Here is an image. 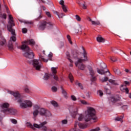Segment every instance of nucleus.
I'll use <instances>...</instances> for the list:
<instances>
[{
	"instance_id": "obj_1",
	"label": "nucleus",
	"mask_w": 131,
	"mask_h": 131,
	"mask_svg": "<svg viewBox=\"0 0 131 131\" xmlns=\"http://www.w3.org/2000/svg\"><path fill=\"white\" fill-rule=\"evenodd\" d=\"M78 107H76L74 111L72 112L71 116L73 118H77L79 121H82L84 119L85 122L92 121V122H96L97 121V117H96V110L92 107H89L85 112V116L83 117L82 114H78Z\"/></svg>"
},
{
	"instance_id": "obj_2",
	"label": "nucleus",
	"mask_w": 131,
	"mask_h": 131,
	"mask_svg": "<svg viewBox=\"0 0 131 131\" xmlns=\"http://www.w3.org/2000/svg\"><path fill=\"white\" fill-rule=\"evenodd\" d=\"M8 93L10 95H12L15 98L16 100H17V102L19 103V106L22 109H25L28 107H32V102L29 100L23 101L18 92H14L13 91H9Z\"/></svg>"
},
{
	"instance_id": "obj_3",
	"label": "nucleus",
	"mask_w": 131,
	"mask_h": 131,
	"mask_svg": "<svg viewBox=\"0 0 131 131\" xmlns=\"http://www.w3.org/2000/svg\"><path fill=\"white\" fill-rule=\"evenodd\" d=\"M6 12L8 14L9 20L8 21V25H7V29L9 32H11L12 36L11 39L15 41L16 40V33L15 32V29H13V26H15L14 23V20L12 15L10 14V10L7 5H5Z\"/></svg>"
},
{
	"instance_id": "obj_4",
	"label": "nucleus",
	"mask_w": 131,
	"mask_h": 131,
	"mask_svg": "<svg viewBox=\"0 0 131 131\" xmlns=\"http://www.w3.org/2000/svg\"><path fill=\"white\" fill-rule=\"evenodd\" d=\"M38 114L41 116H45L46 117H50L52 116V114L50 111L46 110L43 108H40L39 106L37 104H36L34 106V112L33 113V115L34 117H36Z\"/></svg>"
},
{
	"instance_id": "obj_5",
	"label": "nucleus",
	"mask_w": 131,
	"mask_h": 131,
	"mask_svg": "<svg viewBox=\"0 0 131 131\" xmlns=\"http://www.w3.org/2000/svg\"><path fill=\"white\" fill-rule=\"evenodd\" d=\"M48 122L47 121H44L38 124L36 123H34L33 125L31 124L30 123H27V125L29 126L30 128L33 129V130H35V128H42L43 131H53L51 128L45 126L47 124Z\"/></svg>"
},
{
	"instance_id": "obj_6",
	"label": "nucleus",
	"mask_w": 131,
	"mask_h": 131,
	"mask_svg": "<svg viewBox=\"0 0 131 131\" xmlns=\"http://www.w3.org/2000/svg\"><path fill=\"white\" fill-rule=\"evenodd\" d=\"M82 50L83 53H82V55L83 57V58H78L77 62L75 63V65L78 66L79 69H80V70H84L85 68V66L84 64L81 63V62L88 61V53H86V51H85L84 48H82Z\"/></svg>"
},
{
	"instance_id": "obj_7",
	"label": "nucleus",
	"mask_w": 131,
	"mask_h": 131,
	"mask_svg": "<svg viewBox=\"0 0 131 131\" xmlns=\"http://www.w3.org/2000/svg\"><path fill=\"white\" fill-rule=\"evenodd\" d=\"M21 50H25L26 51L24 54L26 58L27 59H33L34 58V53L26 44H23L21 46Z\"/></svg>"
},
{
	"instance_id": "obj_8",
	"label": "nucleus",
	"mask_w": 131,
	"mask_h": 131,
	"mask_svg": "<svg viewBox=\"0 0 131 131\" xmlns=\"http://www.w3.org/2000/svg\"><path fill=\"white\" fill-rule=\"evenodd\" d=\"M10 104L8 103H4L2 105V111L5 113V114H12L14 115L16 114L17 111L13 108H8Z\"/></svg>"
},
{
	"instance_id": "obj_9",
	"label": "nucleus",
	"mask_w": 131,
	"mask_h": 131,
	"mask_svg": "<svg viewBox=\"0 0 131 131\" xmlns=\"http://www.w3.org/2000/svg\"><path fill=\"white\" fill-rule=\"evenodd\" d=\"M30 64H32L33 67L36 70L39 71L40 70V68H41V64L39 63L38 60L37 59H33L31 60L30 61L28 60Z\"/></svg>"
},
{
	"instance_id": "obj_10",
	"label": "nucleus",
	"mask_w": 131,
	"mask_h": 131,
	"mask_svg": "<svg viewBox=\"0 0 131 131\" xmlns=\"http://www.w3.org/2000/svg\"><path fill=\"white\" fill-rule=\"evenodd\" d=\"M54 25L55 24L53 23H47L46 21H42L41 22L40 25L39 26V29H40V30H43L45 28H46V26H48V27H53Z\"/></svg>"
},
{
	"instance_id": "obj_11",
	"label": "nucleus",
	"mask_w": 131,
	"mask_h": 131,
	"mask_svg": "<svg viewBox=\"0 0 131 131\" xmlns=\"http://www.w3.org/2000/svg\"><path fill=\"white\" fill-rule=\"evenodd\" d=\"M101 67L102 68V70H100L99 68L97 69V72H98L99 74H101V75H103L105 73H107V72H108V75H111V73H110V72H109V71H107L105 72V71H104V69H105V68H107V65H106V64L102 63L101 64Z\"/></svg>"
},
{
	"instance_id": "obj_12",
	"label": "nucleus",
	"mask_w": 131,
	"mask_h": 131,
	"mask_svg": "<svg viewBox=\"0 0 131 131\" xmlns=\"http://www.w3.org/2000/svg\"><path fill=\"white\" fill-rule=\"evenodd\" d=\"M77 124L80 128L83 129L88 127V125L86 124H82L81 123L76 122L74 126L75 128L71 129V130H70V131H76V125H77Z\"/></svg>"
},
{
	"instance_id": "obj_13",
	"label": "nucleus",
	"mask_w": 131,
	"mask_h": 131,
	"mask_svg": "<svg viewBox=\"0 0 131 131\" xmlns=\"http://www.w3.org/2000/svg\"><path fill=\"white\" fill-rule=\"evenodd\" d=\"M24 43H25V45H30V46H34V45H35V41L32 39L26 40Z\"/></svg>"
},
{
	"instance_id": "obj_14",
	"label": "nucleus",
	"mask_w": 131,
	"mask_h": 131,
	"mask_svg": "<svg viewBox=\"0 0 131 131\" xmlns=\"http://www.w3.org/2000/svg\"><path fill=\"white\" fill-rule=\"evenodd\" d=\"M88 20L90 22H91L92 25H100L101 24V23H100V21L99 20H97L96 21L92 20V18H91L90 17H89L88 18Z\"/></svg>"
},
{
	"instance_id": "obj_15",
	"label": "nucleus",
	"mask_w": 131,
	"mask_h": 131,
	"mask_svg": "<svg viewBox=\"0 0 131 131\" xmlns=\"http://www.w3.org/2000/svg\"><path fill=\"white\" fill-rule=\"evenodd\" d=\"M39 60L40 62H45L46 63L49 62V59H45V57L42 56L41 54H38Z\"/></svg>"
},
{
	"instance_id": "obj_16",
	"label": "nucleus",
	"mask_w": 131,
	"mask_h": 131,
	"mask_svg": "<svg viewBox=\"0 0 131 131\" xmlns=\"http://www.w3.org/2000/svg\"><path fill=\"white\" fill-rule=\"evenodd\" d=\"M12 37H10V41H9V43H8V47L9 49V50H13V43L12 42V41H16V34H15V40L14 41L11 38Z\"/></svg>"
},
{
	"instance_id": "obj_17",
	"label": "nucleus",
	"mask_w": 131,
	"mask_h": 131,
	"mask_svg": "<svg viewBox=\"0 0 131 131\" xmlns=\"http://www.w3.org/2000/svg\"><path fill=\"white\" fill-rule=\"evenodd\" d=\"M19 21L20 23H25V24H28L30 25H33V21H27L24 19H19Z\"/></svg>"
},
{
	"instance_id": "obj_18",
	"label": "nucleus",
	"mask_w": 131,
	"mask_h": 131,
	"mask_svg": "<svg viewBox=\"0 0 131 131\" xmlns=\"http://www.w3.org/2000/svg\"><path fill=\"white\" fill-rule=\"evenodd\" d=\"M87 67L89 70V72L91 76H94L95 75V71H94L93 68L91 67V66H88Z\"/></svg>"
},
{
	"instance_id": "obj_19",
	"label": "nucleus",
	"mask_w": 131,
	"mask_h": 131,
	"mask_svg": "<svg viewBox=\"0 0 131 131\" xmlns=\"http://www.w3.org/2000/svg\"><path fill=\"white\" fill-rule=\"evenodd\" d=\"M51 77H52V76H51V74L49 73H45L43 76V79L44 80H48L49 79V78H51Z\"/></svg>"
},
{
	"instance_id": "obj_20",
	"label": "nucleus",
	"mask_w": 131,
	"mask_h": 131,
	"mask_svg": "<svg viewBox=\"0 0 131 131\" xmlns=\"http://www.w3.org/2000/svg\"><path fill=\"white\" fill-rule=\"evenodd\" d=\"M111 100L112 102H113V103H115V102H117V101H119L120 100V98L119 97V96H117V98L112 97H111Z\"/></svg>"
},
{
	"instance_id": "obj_21",
	"label": "nucleus",
	"mask_w": 131,
	"mask_h": 131,
	"mask_svg": "<svg viewBox=\"0 0 131 131\" xmlns=\"http://www.w3.org/2000/svg\"><path fill=\"white\" fill-rule=\"evenodd\" d=\"M97 39V41H98V42H105V39L104 38H103L102 37H97L96 38Z\"/></svg>"
},
{
	"instance_id": "obj_22",
	"label": "nucleus",
	"mask_w": 131,
	"mask_h": 131,
	"mask_svg": "<svg viewBox=\"0 0 131 131\" xmlns=\"http://www.w3.org/2000/svg\"><path fill=\"white\" fill-rule=\"evenodd\" d=\"M62 90V94L63 95L64 98L65 99H68V95H67V92L65 90H63V87H61Z\"/></svg>"
},
{
	"instance_id": "obj_23",
	"label": "nucleus",
	"mask_w": 131,
	"mask_h": 131,
	"mask_svg": "<svg viewBox=\"0 0 131 131\" xmlns=\"http://www.w3.org/2000/svg\"><path fill=\"white\" fill-rule=\"evenodd\" d=\"M57 69H58L57 67L51 68V72H52L51 75L57 74Z\"/></svg>"
},
{
	"instance_id": "obj_24",
	"label": "nucleus",
	"mask_w": 131,
	"mask_h": 131,
	"mask_svg": "<svg viewBox=\"0 0 131 131\" xmlns=\"http://www.w3.org/2000/svg\"><path fill=\"white\" fill-rule=\"evenodd\" d=\"M108 82L111 83L112 84H114V85H118V83L116 81L113 80V79H110L108 80Z\"/></svg>"
},
{
	"instance_id": "obj_25",
	"label": "nucleus",
	"mask_w": 131,
	"mask_h": 131,
	"mask_svg": "<svg viewBox=\"0 0 131 131\" xmlns=\"http://www.w3.org/2000/svg\"><path fill=\"white\" fill-rule=\"evenodd\" d=\"M51 77H52L56 81H59V77H58V75H57V74H55L54 75H51Z\"/></svg>"
},
{
	"instance_id": "obj_26",
	"label": "nucleus",
	"mask_w": 131,
	"mask_h": 131,
	"mask_svg": "<svg viewBox=\"0 0 131 131\" xmlns=\"http://www.w3.org/2000/svg\"><path fill=\"white\" fill-rule=\"evenodd\" d=\"M72 54L73 58H78V51H73Z\"/></svg>"
},
{
	"instance_id": "obj_27",
	"label": "nucleus",
	"mask_w": 131,
	"mask_h": 131,
	"mask_svg": "<svg viewBox=\"0 0 131 131\" xmlns=\"http://www.w3.org/2000/svg\"><path fill=\"white\" fill-rule=\"evenodd\" d=\"M100 80L102 82H106L109 80V78L107 77H104V78H100Z\"/></svg>"
},
{
	"instance_id": "obj_28",
	"label": "nucleus",
	"mask_w": 131,
	"mask_h": 131,
	"mask_svg": "<svg viewBox=\"0 0 131 131\" xmlns=\"http://www.w3.org/2000/svg\"><path fill=\"white\" fill-rule=\"evenodd\" d=\"M66 56L67 59L69 60L70 63H73V61H72L71 59H70V54H69V52H67Z\"/></svg>"
},
{
	"instance_id": "obj_29",
	"label": "nucleus",
	"mask_w": 131,
	"mask_h": 131,
	"mask_svg": "<svg viewBox=\"0 0 131 131\" xmlns=\"http://www.w3.org/2000/svg\"><path fill=\"white\" fill-rule=\"evenodd\" d=\"M6 45V39L4 38H2L1 39V40L0 41V45L1 46H4Z\"/></svg>"
},
{
	"instance_id": "obj_30",
	"label": "nucleus",
	"mask_w": 131,
	"mask_h": 131,
	"mask_svg": "<svg viewBox=\"0 0 131 131\" xmlns=\"http://www.w3.org/2000/svg\"><path fill=\"white\" fill-rule=\"evenodd\" d=\"M0 18H2V19H7V14L6 13H1L0 14Z\"/></svg>"
},
{
	"instance_id": "obj_31",
	"label": "nucleus",
	"mask_w": 131,
	"mask_h": 131,
	"mask_svg": "<svg viewBox=\"0 0 131 131\" xmlns=\"http://www.w3.org/2000/svg\"><path fill=\"white\" fill-rule=\"evenodd\" d=\"M114 72L116 73V74H117V75H122V73L119 69L115 70Z\"/></svg>"
},
{
	"instance_id": "obj_32",
	"label": "nucleus",
	"mask_w": 131,
	"mask_h": 131,
	"mask_svg": "<svg viewBox=\"0 0 131 131\" xmlns=\"http://www.w3.org/2000/svg\"><path fill=\"white\" fill-rule=\"evenodd\" d=\"M41 11H40L39 12V13H38L37 14V16L38 17L37 18V19H36V20H40V19H41V18H42V15L41 14Z\"/></svg>"
},
{
	"instance_id": "obj_33",
	"label": "nucleus",
	"mask_w": 131,
	"mask_h": 131,
	"mask_svg": "<svg viewBox=\"0 0 131 131\" xmlns=\"http://www.w3.org/2000/svg\"><path fill=\"white\" fill-rule=\"evenodd\" d=\"M52 105H53L54 106V107H58V103H57V102L55 101H52L51 102Z\"/></svg>"
},
{
	"instance_id": "obj_34",
	"label": "nucleus",
	"mask_w": 131,
	"mask_h": 131,
	"mask_svg": "<svg viewBox=\"0 0 131 131\" xmlns=\"http://www.w3.org/2000/svg\"><path fill=\"white\" fill-rule=\"evenodd\" d=\"M69 78L71 81V82H73V76L71 73H70L69 75Z\"/></svg>"
},
{
	"instance_id": "obj_35",
	"label": "nucleus",
	"mask_w": 131,
	"mask_h": 131,
	"mask_svg": "<svg viewBox=\"0 0 131 131\" xmlns=\"http://www.w3.org/2000/svg\"><path fill=\"white\" fill-rule=\"evenodd\" d=\"M126 89V86L125 85H121L120 87V90L122 92H124V90Z\"/></svg>"
},
{
	"instance_id": "obj_36",
	"label": "nucleus",
	"mask_w": 131,
	"mask_h": 131,
	"mask_svg": "<svg viewBox=\"0 0 131 131\" xmlns=\"http://www.w3.org/2000/svg\"><path fill=\"white\" fill-rule=\"evenodd\" d=\"M68 123V120L67 119H63L61 121V124L63 125L64 124H67Z\"/></svg>"
},
{
	"instance_id": "obj_37",
	"label": "nucleus",
	"mask_w": 131,
	"mask_h": 131,
	"mask_svg": "<svg viewBox=\"0 0 131 131\" xmlns=\"http://www.w3.org/2000/svg\"><path fill=\"white\" fill-rule=\"evenodd\" d=\"M24 91L26 93H29L30 90H29V88L28 86H25L24 88Z\"/></svg>"
},
{
	"instance_id": "obj_38",
	"label": "nucleus",
	"mask_w": 131,
	"mask_h": 131,
	"mask_svg": "<svg viewBox=\"0 0 131 131\" xmlns=\"http://www.w3.org/2000/svg\"><path fill=\"white\" fill-rule=\"evenodd\" d=\"M61 8H62L63 12H64V13L67 12V8L66 7V6L62 5V6H61Z\"/></svg>"
},
{
	"instance_id": "obj_39",
	"label": "nucleus",
	"mask_w": 131,
	"mask_h": 131,
	"mask_svg": "<svg viewBox=\"0 0 131 131\" xmlns=\"http://www.w3.org/2000/svg\"><path fill=\"white\" fill-rule=\"evenodd\" d=\"M75 18L77 21H78L79 22H80V21H81V18H80V16H79L78 15H76L75 16Z\"/></svg>"
},
{
	"instance_id": "obj_40",
	"label": "nucleus",
	"mask_w": 131,
	"mask_h": 131,
	"mask_svg": "<svg viewBox=\"0 0 131 131\" xmlns=\"http://www.w3.org/2000/svg\"><path fill=\"white\" fill-rule=\"evenodd\" d=\"M51 89H52V92H57V91H58V89L57 88V87H56L55 86H52Z\"/></svg>"
},
{
	"instance_id": "obj_41",
	"label": "nucleus",
	"mask_w": 131,
	"mask_h": 131,
	"mask_svg": "<svg viewBox=\"0 0 131 131\" xmlns=\"http://www.w3.org/2000/svg\"><path fill=\"white\" fill-rule=\"evenodd\" d=\"M80 102L81 104H83V105H89V103H88L85 100H80Z\"/></svg>"
},
{
	"instance_id": "obj_42",
	"label": "nucleus",
	"mask_w": 131,
	"mask_h": 131,
	"mask_svg": "<svg viewBox=\"0 0 131 131\" xmlns=\"http://www.w3.org/2000/svg\"><path fill=\"white\" fill-rule=\"evenodd\" d=\"M67 38H68V40H69L70 43H71V45H72V41H71V37H70V35H68L67 36Z\"/></svg>"
},
{
	"instance_id": "obj_43",
	"label": "nucleus",
	"mask_w": 131,
	"mask_h": 131,
	"mask_svg": "<svg viewBox=\"0 0 131 131\" xmlns=\"http://www.w3.org/2000/svg\"><path fill=\"white\" fill-rule=\"evenodd\" d=\"M71 100H72V101H74L77 100V99L76 98V97H75V96L74 95L71 96Z\"/></svg>"
},
{
	"instance_id": "obj_44",
	"label": "nucleus",
	"mask_w": 131,
	"mask_h": 131,
	"mask_svg": "<svg viewBox=\"0 0 131 131\" xmlns=\"http://www.w3.org/2000/svg\"><path fill=\"white\" fill-rule=\"evenodd\" d=\"M115 120H117V121H121V122H122V117L119 118L117 117L115 119Z\"/></svg>"
},
{
	"instance_id": "obj_45",
	"label": "nucleus",
	"mask_w": 131,
	"mask_h": 131,
	"mask_svg": "<svg viewBox=\"0 0 131 131\" xmlns=\"http://www.w3.org/2000/svg\"><path fill=\"white\" fill-rule=\"evenodd\" d=\"M97 93H98V95L100 96V97H102L103 95L102 91L99 90L98 91Z\"/></svg>"
},
{
	"instance_id": "obj_46",
	"label": "nucleus",
	"mask_w": 131,
	"mask_h": 131,
	"mask_svg": "<svg viewBox=\"0 0 131 131\" xmlns=\"http://www.w3.org/2000/svg\"><path fill=\"white\" fill-rule=\"evenodd\" d=\"M11 122L13 123L14 124H17V120L14 119H12L10 120Z\"/></svg>"
},
{
	"instance_id": "obj_47",
	"label": "nucleus",
	"mask_w": 131,
	"mask_h": 131,
	"mask_svg": "<svg viewBox=\"0 0 131 131\" xmlns=\"http://www.w3.org/2000/svg\"><path fill=\"white\" fill-rule=\"evenodd\" d=\"M100 130V128L97 127L94 129H91L90 130V131H99Z\"/></svg>"
},
{
	"instance_id": "obj_48",
	"label": "nucleus",
	"mask_w": 131,
	"mask_h": 131,
	"mask_svg": "<svg viewBox=\"0 0 131 131\" xmlns=\"http://www.w3.org/2000/svg\"><path fill=\"white\" fill-rule=\"evenodd\" d=\"M52 57H53V53L52 52H50L48 55V58H49V60H51Z\"/></svg>"
},
{
	"instance_id": "obj_49",
	"label": "nucleus",
	"mask_w": 131,
	"mask_h": 131,
	"mask_svg": "<svg viewBox=\"0 0 131 131\" xmlns=\"http://www.w3.org/2000/svg\"><path fill=\"white\" fill-rule=\"evenodd\" d=\"M110 59L113 62H116V59H115V58L114 57H110Z\"/></svg>"
},
{
	"instance_id": "obj_50",
	"label": "nucleus",
	"mask_w": 131,
	"mask_h": 131,
	"mask_svg": "<svg viewBox=\"0 0 131 131\" xmlns=\"http://www.w3.org/2000/svg\"><path fill=\"white\" fill-rule=\"evenodd\" d=\"M81 6H82V9H84V10H85V9H86V8H87V6L85 5V3H84V4H82Z\"/></svg>"
},
{
	"instance_id": "obj_51",
	"label": "nucleus",
	"mask_w": 131,
	"mask_h": 131,
	"mask_svg": "<svg viewBox=\"0 0 131 131\" xmlns=\"http://www.w3.org/2000/svg\"><path fill=\"white\" fill-rule=\"evenodd\" d=\"M46 14L47 16H48V17H49V18H51V17H52L50 12H46Z\"/></svg>"
},
{
	"instance_id": "obj_52",
	"label": "nucleus",
	"mask_w": 131,
	"mask_h": 131,
	"mask_svg": "<svg viewBox=\"0 0 131 131\" xmlns=\"http://www.w3.org/2000/svg\"><path fill=\"white\" fill-rule=\"evenodd\" d=\"M77 85H78V86H79V88L81 89V90H83V87L82 86V84H81V83H78L77 84Z\"/></svg>"
},
{
	"instance_id": "obj_53",
	"label": "nucleus",
	"mask_w": 131,
	"mask_h": 131,
	"mask_svg": "<svg viewBox=\"0 0 131 131\" xmlns=\"http://www.w3.org/2000/svg\"><path fill=\"white\" fill-rule=\"evenodd\" d=\"M59 4L61 5V7H63V6H65V5H64V1L63 0H61L59 2Z\"/></svg>"
},
{
	"instance_id": "obj_54",
	"label": "nucleus",
	"mask_w": 131,
	"mask_h": 131,
	"mask_svg": "<svg viewBox=\"0 0 131 131\" xmlns=\"http://www.w3.org/2000/svg\"><path fill=\"white\" fill-rule=\"evenodd\" d=\"M22 32L23 33H26V32H27V29L26 28L22 29Z\"/></svg>"
},
{
	"instance_id": "obj_55",
	"label": "nucleus",
	"mask_w": 131,
	"mask_h": 131,
	"mask_svg": "<svg viewBox=\"0 0 131 131\" xmlns=\"http://www.w3.org/2000/svg\"><path fill=\"white\" fill-rule=\"evenodd\" d=\"M122 107L124 110H126L127 109V105H123Z\"/></svg>"
},
{
	"instance_id": "obj_56",
	"label": "nucleus",
	"mask_w": 131,
	"mask_h": 131,
	"mask_svg": "<svg viewBox=\"0 0 131 131\" xmlns=\"http://www.w3.org/2000/svg\"><path fill=\"white\" fill-rule=\"evenodd\" d=\"M92 78L91 79L92 81H95L96 80V77H94V76H92Z\"/></svg>"
},
{
	"instance_id": "obj_57",
	"label": "nucleus",
	"mask_w": 131,
	"mask_h": 131,
	"mask_svg": "<svg viewBox=\"0 0 131 131\" xmlns=\"http://www.w3.org/2000/svg\"><path fill=\"white\" fill-rule=\"evenodd\" d=\"M124 92H125L126 94H128V89L126 88V89H125Z\"/></svg>"
},
{
	"instance_id": "obj_58",
	"label": "nucleus",
	"mask_w": 131,
	"mask_h": 131,
	"mask_svg": "<svg viewBox=\"0 0 131 131\" xmlns=\"http://www.w3.org/2000/svg\"><path fill=\"white\" fill-rule=\"evenodd\" d=\"M41 8H42L43 11H46V7L42 6H41Z\"/></svg>"
},
{
	"instance_id": "obj_59",
	"label": "nucleus",
	"mask_w": 131,
	"mask_h": 131,
	"mask_svg": "<svg viewBox=\"0 0 131 131\" xmlns=\"http://www.w3.org/2000/svg\"><path fill=\"white\" fill-rule=\"evenodd\" d=\"M124 83L125 84H129V82L127 81H124Z\"/></svg>"
},
{
	"instance_id": "obj_60",
	"label": "nucleus",
	"mask_w": 131,
	"mask_h": 131,
	"mask_svg": "<svg viewBox=\"0 0 131 131\" xmlns=\"http://www.w3.org/2000/svg\"><path fill=\"white\" fill-rule=\"evenodd\" d=\"M125 71L126 72V73H128V72H129V70H128V69H125Z\"/></svg>"
},
{
	"instance_id": "obj_61",
	"label": "nucleus",
	"mask_w": 131,
	"mask_h": 131,
	"mask_svg": "<svg viewBox=\"0 0 131 131\" xmlns=\"http://www.w3.org/2000/svg\"><path fill=\"white\" fill-rule=\"evenodd\" d=\"M79 32V29H75V32H76L77 33H78Z\"/></svg>"
},
{
	"instance_id": "obj_62",
	"label": "nucleus",
	"mask_w": 131,
	"mask_h": 131,
	"mask_svg": "<svg viewBox=\"0 0 131 131\" xmlns=\"http://www.w3.org/2000/svg\"><path fill=\"white\" fill-rule=\"evenodd\" d=\"M104 89L106 92H108V91H109V89L106 87H105Z\"/></svg>"
},
{
	"instance_id": "obj_63",
	"label": "nucleus",
	"mask_w": 131,
	"mask_h": 131,
	"mask_svg": "<svg viewBox=\"0 0 131 131\" xmlns=\"http://www.w3.org/2000/svg\"><path fill=\"white\" fill-rule=\"evenodd\" d=\"M53 13L54 14H56L57 15H58V12L56 11H54Z\"/></svg>"
},
{
	"instance_id": "obj_64",
	"label": "nucleus",
	"mask_w": 131,
	"mask_h": 131,
	"mask_svg": "<svg viewBox=\"0 0 131 131\" xmlns=\"http://www.w3.org/2000/svg\"><path fill=\"white\" fill-rule=\"evenodd\" d=\"M8 131H14L13 129H9Z\"/></svg>"
}]
</instances>
